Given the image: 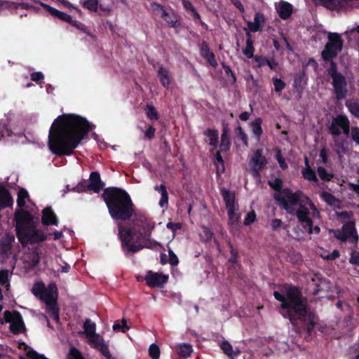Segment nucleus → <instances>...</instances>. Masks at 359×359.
I'll return each mask as SVG.
<instances>
[{
    "label": "nucleus",
    "mask_w": 359,
    "mask_h": 359,
    "mask_svg": "<svg viewBox=\"0 0 359 359\" xmlns=\"http://www.w3.org/2000/svg\"><path fill=\"white\" fill-rule=\"evenodd\" d=\"M254 60L257 63V67H262L264 65H267L269 59L264 56L256 55L255 57H254Z\"/></svg>",
    "instance_id": "obj_59"
},
{
    "label": "nucleus",
    "mask_w": 359,
    "mask_h": 359,
    "mask_svg": "<svg viewBox=\"0 0 359 359\" xmlns=\"http://www.w3.org/2000/svg\"><path fill=\"white\" fill-rule=\"evenodd\" d=\"M73 191L78 193L89 191L88 182L86 180H82L73 188Z\"/></svg>",
    "instance_id": "obj_48"
},
{
    "label": "nucleus",
    "mask_w": 359,
    "mask_h": 359,
    "mask_svg": "<svg viewBox=\"0 0 359 359\" xmlns=\"http://www.w3.org/2000/svg\"><path fill=\"white\" fill-rule=\"evenodd\" d=\"M91 130L88 121L75 114H62L53 122L48 146L57 156H70Z\"/></svg>",
    "instance_id": "obj_1"
},
{
    "label": "nucleus",
    "mask_w": 359,
    "mask_h": 359,
    "mask_svg": "<svg viewBox=\"0 0 359 359\" xmlns=\"http://www.w3.org/2000/svg\"><path fill=\"white\" fill-rule=\"evenodd\" d=\"M310 214L309 210L302 203L299 205V209L295 210L292 215H296L299 222L303 225L305 229H307L309 233H312L313 221L309 217Z\"/></svg>",
    "instance_id": "obj_14"
},
{
    "label": "nucleus",
    "mask_w": 359,
    "mask_h": 359,
    "mask_svg": "<svg viewBox=\"0 0 359 359\" xmlns=\"http://www.w3.org/2000/svg\"><path fill=\"white\" fill-rule=\"evenodd\" d=\"M342 50V48L333 46L331 44H325L321 52V57L324 61H330L337 56Z\"/></svg>",
    "instance_id": "obj_19"
},
{
    "label": "nucleus",
    "mask_w": 359,
    "mask_h": 359,
    "mask_svg": "<svg viewBox=\"0 0 359 359\" xmlns=\"http://www.w3.org/2000/svg\"><path fill=\"white\" fill-rule=\"evenodd\" d=\"M58 294L45 302L46 311L55 322H60V309L57 306Z\"/></svg>",
    "instance_id": "obj_16"
},
{
    "label": "nucleus",
    "mask_w": 359,
    "mask_h": 359,
    "mask_svg": "<svg viewBox=\"0 0 359 359\" xmlns=\"http://www.w3.org/2000/svg\"><path fill=\"white\" fill-rule=\"evenodd\" d=\"M40 262V253L38 250H34L27 255L25 264L29 269H34Z\"/></svg>",
    "instance_id": "obj_25"
},
{
    "label": "nucleus",
    "mask_w": 359,
    "mask_h": 359,
    "mask_svg": "<svg viewBox=\"0 0 359 359\" xmlns=\"http://www.w3.org/2000/svg\"><path fill=\"white\" fill-rule=\"evenodd\" d=\"M255 218H256V215H255V211L252 210L251 212H249L245 218V220L243 222L244 225H245V226L250 225L251 224H252L255 222Z\"/></svg>",
    "instance_id": "obj_57"
},
{
    "label": "nucleus",
    "mask_w": 359,
    "mask_h": 359,
    "mask_svg": "<svg viewBox=\"0 0 359 359\" xmlns=\"http://www.w3.org/2000/svg\"><path fill=\"white\" fill-rule=\"evenodd\" d=\"M44 79V76L42 72H36L31 74V79L37 83H41Z\"/></svg>",
    "instance_id": "obj_61"
},
{
    "label": "nucleus",
    "mask_w": 359,
    "mask_h": 359,
    "mask_svg": "<svg viewBox=\"0 0 359 359\" xmlns=\"http://www.w3.org/2000/svg\"><path fill=\"white\" fill-rule=\"evenodd\" d=\"M204 135L208 137L206 142H208L209 144L215 148L218 146L219 143V132L216 129L208 128L204 132Z\"/></svg>",
    "instance_id": "obj_26"
},
{
    "label": "nucleus",
    "mask_w": 359,
    "mask_h": 359,
    "mask_svg": "<svg viewBox=\"0 0 359 359\" xmlns=\"http://www.w3.org/2000/svg\"><path fill=\"white\" fill-rule=\"evenodd\" d=\"M83 329L85 331V334L87 338L89 337L97 334L95 332L96 330V325L93 323L90 319L87 318L83 323Z\"/></svg>",
    "instance_id": "obj_34"
},
{
    "label": "nucleus",
    "mask_w": 359,
    "mask_h": 359,
    "mask_svg": "<svg viewBox=\"0 0 359 359\" xmlns=\"http://www.w3.org/2000/svg\"><path fill=\"white\" fill-rule=\"evenodd\" d=\"M277 11L281 19L287 20L292 13V6L287 1H281L277 8Z\"/></svg>",
    "instance_id": "obj_23"
},
{
    "label": "nucleus",
    "mask_w": 359,
    "mask_h": 359,
    "mask_svg": "<svg viewBox=\"0 0 359 359\" xmlns=\"http://www.w3.org/2000/svg\"><path fill=\"white\" fill-rule=\"evenodd\" d=\"M210 52L211 50H210L208 43L206 41H203L200 46L201 55L203 57Z\"/></svg>",
    "instance_id": "obj_62"
},
{
    "label": "nucleus",
    "mask_w": 359,
    "mask_h": 359,
    "mask_svg": "<svg viewBox=\"0 0 359 359\" xmlns=\"http://www.w3.org/2000/svg\"><path fill=\"white\" fill-rule=\"evenodd\" d=\"M266 163L267 160L263 155V149H257L250 159V165L252 176L259 177L260 176V171L264 168Z\"/></svg>",
    "instance_id": "obj_12"
},
{
    "label": "nucleus",
    "mask_w": 359,
    "mask_h": 359,
    "mask_svg": "<svg viewBox=\"0 0 359 359\" xmlns=\"http://www.w3.org/2000/svg\"><path fill=\"white\" fill-rule=\"evenodd\" d=\"M165 15H162L161 18L168 25L169 27L177 28L180 25V21L177 20V17L174 13H169L165 11Z\"/></svg>",
    "instance_id": "obj_32"
},
{
    "label": "nucleus",
    "mask_w": 359,
    "mask_h": 359,
    "mask_svg": "<svg viewBox=\"0 0 359 359\" xmlns=\"http://www.w3.org/2000/svg\"><path fill=\"white\" fill-rule=\"evenodd\" d=\"M262 119L261 118H257L250 123V128L252 131L255 136L256 139L259 141L261 135L263 133L262 128Z\"/></svg>",
    "instance_id": "obj_30"
},
{
    "label": "nucleus",
    "mask_w": 359,
    "mask_h": 359,
    "mask_svg": "<svg viewBox=\"0 0 359 359\" xmlns=\"http://www.w3.org/2000/svg\"><path fill=\"white\" fill-rule=\"evenodd\" d=\"M212 67L216 68L217 67V62L215 59V54L212 51L203 57Z\"/></svg>",
    "instance_id": "obj_51"
},
{
    "label": "nucleus",
    "mask_w": 359,
    "mask_h": 359,
    "mask_svg": "<svg viewBox=\"0 0 359 359\" xmlns=\"http://www.w3.org/2000/svg\"><path fill=\"white\" fill-rule=\"evenodd\" d=\"M327 39L328 41L326 44H331L333 46H339L343 48V40L338 33L330 32Z\"/></svg>",
    "instance_id": "obj_33"
},
{
    "label": "nucleus",
    "mask_w": 359,
    "mask_h": 359,
    "mask_svg": "<svg viewBox=\"0 0 359 359\" xmlns=\"http://www.w3.org/2000/svg\"><path fill=\"white\" fill-rule=\"evenodd\" d=\"M255 48L253 46V42H246V46L243 49V54L248 58L251 59L254 57Z\"/></svg>",
    "instance_id": "obj_47"
},
{
    "label": "nucleus",
    "mask_w": 359,
    "mask_h": 359,
    "mask_svg": "<svg viewBox=\"0 0 359 359\" xmlns=\"http://www.w3.org/2000/svg\"><path fill=\"white\" fill-rule=\"evenodd\" d=\"M273 296L280 302V313L282 316L288 319L294 326L302 323V328L306 330L309 337H311L317 324L318 317L309 306L300 287L286 285L284 286L283 294L274 291Z\"/></svg>",
    "instance_id": "obj_2"
},
{
    "label": "nucleus",
    "mask_w": 359,
    "mask_h": 359,
    "mask_svg": "<svg viewBox=\"0 0 359 359\" xmlns=\"http://www.w3.org/2000/svg\"><path fill=\"white\" fill-rule=\"evenodd\" d=\"M88 339V344L92 348L98 350L107 359H112L108 345L102 336L95 334L89 337Z\"/></svg>",
    "instance_id": "obj_13"
},
{
    "label": "nucleus",
    "mask_w": 359,
    "mask_h": 359,
    "mask_svg": "<svg viewBox=\"0 0 359 359\" xmlns=\"http://www.w3.org/2000/svg\"><path fill=\"white\" fill-rule=\"evenodd\" d=\"M346 107L351 114L359 118V101L347 102Z\"/></svg>",
    "instance_id": "obj_43"
},
{
    "label": "nucleus",
    "mask_w": 359,
    "mask_h": 359,
    "mask_svg": "<svg viewBox=\"0 0 359 359\" xmlns=\"http://www.w3.org/2000/svg\"><path fill=\"white\" fill-rule=\"evenodd\" d=\"M156 128L152 126H150L144 133V137L148 140H151L154 137Z\"/></svg>",
    "instance_id": "obj_63"
},
{
    "label": "nucleus",
    "mask_w": 359,
    "mask_h": 359,
    "mask_svg": "<svg viewBox=\"0 0 359 359\" xmlns=\"http://www.w3.org/2000/svg\"><path fill=\"white\" fill-rule=\"evenodd\" d=\"M175 351L180 357L186 358L191 355L193 348L189 344H182L176 346Z\"/></svg>",
    "instance_id": "obj_31"
},
{
    "label": "nucleus",
    "mask_w": 359,
    "mask_h": 359,
    "mask_svg": "<svg viewBox=\"0 0 359 359\" xmlns=\"http://www.w3.org/2000/svg\"><path fill=\"white\" fill-rule=\"evenodd\" d=\"M276 158L277 161L278 162L279 166L283 169L285 170L287 168V164L285 162V158L283 157L281 154V150L278 149L276 151Z\"/></svg>",
    "instance_id": "obj_52"
},
{
    "label": "nucleus",
    "mask_w": 359,
    "mask_h": 359,
    "mask_svg": "<svg viewBox=\"0 0 359 359\" xmlns=\"http://www.w3.org/2000/svg\"><path fill=\"white\" fill-rule=\"evenodd\" d=\"M168 280V276L160 273L149 271L145 276V281L148 286L151 287H161Z\"/></svg>",
    "instance_id": "obj_15"
},
{
    "label": "nucleus",
    "mask_w": 359,
    "mask_h": 359,
    "mask_svg": "<svg viewBox=\"0 0 359 359\" xmlns=\"http://www.w3.org/2000/svg\"><path fill=\"white\" fill-rule=\"evenodd\" d=\"M109 215L115 221H130L135 212V205L128 193L121 188H105L102 194Z\"/></svg>",
    "instance_id": "obj_4"
},
{
    "label": "nucleus",
    "mask_w": 359,
    "mask_h": 359,
    "mask_svg": "<svg viewBox=\"0 0 359 359\" xmlns=\"http://www.w3.org/2000/svg\"><path fill=\"white\" fill-rule=\"evenodd\" d=\"M317 172L320 180L323 182H330L334 177V175L327 172L326 169L323 166L318 167Z\"/></svg>",
    "instance_id": "obj_39"
},
{
    "label": "nucleus",
    "mask_w": 359,
    "mask_h": 359,
    "mask_svg": "<svg viewBox=\"0 0 359 359\" xmlns=\"http://www.w3.org/2000/svg\"><path fill=\"white\" fill-rule=\"evenodd\" d=\"M160 348L156 344H151L149 348V355L152 359H159Z\"/></svg>",
    "instance_id": "obj_46"
},
{
    "label": "nucleus",
    "mask_w": 359,
    "mask_h": 359,
    "mask_svg": "<svg viewBox=\"0 0 359 359\" xmlns=\"http://www.w3.org/2000/svg\"><path fill=\"white\" fill-rule=\"evenodd\" d=\"M265 22L264 16L261 13H256L254 17V22H248V30L252 32H257L262 30L263 24Z\"/></svg>",
    "instance_id": "obj_20"
},
{
    "label": "nucleus",
    "mask_w": 359,
    "mask_h": 359,
    "mask_svg": "<svg viewBox=\"0 0 359 359\" xmlns=\"http://www.w3.org/2000/svg\"><path fill=\"white\" fill-rule=\"evenodd\" d=\"M81 5L92 12H97L98 10V0H86L81 3Z\"/></svg>",
    "instance_id": "obj_42"
},
{
    "label": "nucleus",
    "mask_w": 359,
    "mask_h": 359,
    "mask_svg": "<svg viewBox=\"0 0 359 359\" xmlns=\"http://www.w3.org/2000/svg\"><path fill=\"white\" fill-rule=\"evenodd\" d=\"M351 138L355 145L359 146V127L353 126L351 129Z\"/></svg>",
    "instance_id": "obj_53"
},
{
    "label": "nucleus",
    "mask_w": 359,
    "mask_h": 359,
    "mask_svg": "<svg viewBox=\"0 0 359 359\" xmlns=\"http://www.w3.org/2000/svg\"><path fill=\"white\" fill-rule=\"evenodd\" d=\"M332 231L337 239L343 242L346 241L348 238L353 239L351 241L352 243H358V241L355 224L353 222H347L343 225L341 229L332 230Z\"/></svg>",
    "instance_id": "obj_11"
},
{
    "label": "nucleus",
    "mask_w": 359,
    "mask_h": 359,
    "mask_svg": "<svg viewBox=\"0 0 359 359\" xmlns=\"http://www.w3.org/2000/svg\"><path fill=\"white\" fill-rule=\"evenodd\" d=\"M231 139L229 134V128L227 126L223 127L222 133L221 135V142L219 144V149L222 152L228 151L231 147Z\"/></svg>",
    "instance_id": "obj_24"
},
{
    "label": "nucleus",
    "mask_w": 359,
    "mask_h": 359,
    "mask_svg": "<svg viewBox=\"0 0 359 359\" xmlns=\"http://www.w3.org/2000/svg\"><path fill=\"white\" fill-rule=\"evenodd\" d=\"M15 237L13 235H7L2 243V247L5 251L11 248L12 243L14 242Z\"/></svg>",
    "instance_id": "obj_50"
},
{
    "label": "nucleus",
    "mask_w": 359,
    "mask_h": 359,
    "mask_svg": "<svg viewBox=\"0 0 359 359\" xmlns=\"http://www.w3.org/2000/svg\"><path fill=\"white\" fill-rule=\"evenodd\" d=\"M320 198L330 206H334L339 202V200L333 194L325 191L320 193Z\"/></svg>",
    "instance_id": "obj_37"
},
{
    "label": "nucleus",
    "mask_w": 359,
    "mask_h": 359,
    "mask_svg": "<svg viewBox=\"0 0 359 359\" xmlns=\"http://www.w3.org/2000/svg\"><path fill=\"white\" fill-rule=\"evenodd\" d=\"M88 190L98 194L104 187V182L102 181L100 175L97 171L91 172L89 177Z\"/></svg>",
    "instance_id": "obj_17"
},
{
    "label": "nucleus",
    "mask_w": 359,
    "mask_h": 359,
    "mask_svg": "<svg viewBox=\"0 0 359 359\" xmlns=\"http://www.w3.org/2000/svg\"><path fill=\"white\" fill-rule=\"evenodd\" d=\"M231 257L229 262L231 264H236L238 262V252L235 250L232 245L229 244Z\"/></svg>",
    "instance_id": "obj_58"
},
{
    "label": "nucleus",
    "mask_w": 359,
    "mask_h": 359,
    "mask_svg": "<svg viewBox=\"0 0 359 359\" xmlns=\"http://www.w3.org/2000/svg\"><path fill=\"white\" fill-rule=\"evenodd\" d=\"M302 174L305 180L314 182H318V179L316 177L315 171L311 169L310 165H308L307 168L302 170Z\"/></svg>",
    "instance_id": "obj_35"
},
{
    "label": "nucleus",
    "mask_w": 359,
    "mask_h": 359,
    "mask_svg": "<svg viewBox=\"0 0 359 359\" xmlns=\"http://www.w3.org/2000/svg\"><path fill=\"white\" fill-rule=\"evenodd\" d=\"M273 84L276 93H280L286 86V83L282 79L277 77L273 78Z\"/></svg>",
    "instance_id": "obj_45"
},
{
    "label": "nucleus",
    "mask_w": 359,
    "mask_h": 359,
    "mask_svg": "<svg viewBox=\"0 0 359 359\" xmlns=\"http://www.w3.org/2000/svg\"><path fill=\"white\" fill-rule=\"evenodd\" d=\"M41 222L45 226H57L58 219L51 207H46L42 210Z\"/></svg>",
    "instance_id": "obj_18"
},
{
    "label": "nucleus",
    "mask_w": 359,
    "mask_h": 359,
    "mask_svg": "<svg viewBox=\"0 0 359 359\" xmlns=\"http://www.w3.org/2000/svg\"><path fill=\"white\" fill-rule=\"evenodd\" d=\"M220 348L230 359H235L241 353L239 350L234 351L228 341H223L220 344Z\"/></svg>",
    "instance_id": "obj_28"
},
{
    "label": "nucleus",
    "mask_w": 359,
    "mask_h": 359,
    "mask_svg": "<svg viewBox=\"0 0 359 359\" xmlns=\"http://www.w3.org/2000/svg\"><path fill=\"white\" fill-rule=\"evenodd\" d=\"M339 128L342 129L344 135L351 134L350 121L346 115L339 114L332 118L328 126L329 133L332 136H339L341 133Z\"/></svg>",
    "instance_id": "obj_10"
},
{
    "label": "nucleus",
    "mask_w": 359,
    "mask_h": 359,
    "mask_svg": "<svg viewBox=\"0 0 359 359\" xmlns=\"http://www.w3.org/2000/svg\"><path fill=\"white\" fill-rule=\"evenodd\" d=\"M16 236L22 246L42 243L47 239V235L36 228L33 215L24 209H18L14 215Z\"/></svg>",
    "instance_id": "obj_5"
},
{
    "label": "nucleus",
    "mask_w": 359,
    "mask_h": 359,
    "mask_svg": "<svg viewBox=\"0 0 359 359\" xmlns=\"http://www.w3.org/2000/svg\"><path fill=\"white\" fill-rule=\"evenodd\" d=\"M70 353L72 355L71 359H85L81 352L76 348H72L70 351Z\"/></svg>",
    "instance_id": "obj_64"
},
{
    "label": "nucleus",
    "mask_w": 359,
    "mask_h": 359,
    "mask_svg": "<svg viewBox=\"0 0 359 359\" xmlns=\"http://www.w3.org/2000/svg\"><path fill=\"white\" fill-rule=\"evenodd\" d=\"M146 114L147 118L151 121H157L159 118V115L156 108L151 104H147Z\"/></svg>",
    "instance_id": "obj_41"
},
{
    "label": "nucleus",
    "mask_w": 359,
    "mask_h": 359,
    "mask_svg": "<svg viewBox=\"0 0 359 359\" xmlns=\"http://www.w3.org/2000/svg\"><path fill=\"white\" fill-rule=\"evenodd\" d=\"M236 135H237L238 138L239 140H241L245 145L247 146L248 144V136H247L246 133L244 132L243 129L241 126H238L237 128Z\"/></svg>",
    "instance_id": "obj_54"
},
{
    "label": "nucleus",
    "mask_w": 359,
    "mask_h": 359,
    "mask_svg": "<svg viewBox=\"0 0 359 359\" xmlns=\"http://www.w3.org/2000/svg\"><path fill=\"white\" fill-rule=\"evenodd\" d=\"M41 5L52 16L68 23L72 22V16L69 14L62 12L48 4H41Z\"/></svg>",
    "instance_id": "obj_21"
},
{
    "label": "nucleus",
    "mask_w": 359,
    "mask_h": 359,
    "mask_svg": "<svg viewBox=\"0 0 359 359\" xmlns=\"http://www.w3.org/2000/svg\"><path fill=\"white\" fill-rule=\"evenodd\" d=\"M8 271L6 269H3L0 271V284L1 285H4L6 283H8Z\"/></svg>",
    "instance_id": "obj_60"
},
{
    "label": "nucleus",
    "mask_w": 359,
    "mask_h": 359,
    "mask_svg": "<svg viewBox=\"0 0 359 359\" xmlns=\"http://www.w3.org/2000/svg\"><path fill=\"white\" fill-rule=\"evenodd\" d=\"M151 8L154 13H160L161 16L165 15V9L163 6L158 3L153 2L151 4Z\"/></svg>",
    "instance_id": "obj_49"
},
{
    "label": "nucleus",
    "mask_w": 359,
    "mask_h": 359,
    "mask_svg": "<svg viewBox=\"0 0 359 359\" xmlns=\"http://www.w3.org/2000/svg\"><path fill=\"white\" fill-rule=\"evenodd\" d=\"M202 232L200 233V239L203 243L210 242L214 236L213 232L207 226H203L201 227Z\"/></svg>",
    "instance_id": "obj_38"
},
{
    "label": "nucleus",
    "mask_w": 359,
    "mask_h": 359,
    "mask_svg": "<svg viewBox=\"0 0 359 359\" xmlns=\"http://www.w3.org/2000/svg\"><path fill=\"white\" fill-rule=\"evenodd\" d=\"M169 263L172 266H175L179 264V259L171 249H168Z\"/></svg>",
    "instance_id": "obj_56"
},
{
    "label": "nucleus",
    "mask_w": 359,
    "mask_h": 359,
    "mask_svg": "<svg viewBox=\"0 0 359 359\" xmlns=\"http://www.w3.org/2000/svg\"><path fill=\"white\" fill-rule=\"evenodd\" d=\"M130 329L129 326L127 325V321L125 318L121 320V323H115L113 325V330L116 332H122L126 333Z\"/></svg>",
    "instance_id": "obj_44"
},
{
    "label": "nucleus",
    "mask_w": 359,
    "mask_h": 359,
    "mask_svg": "<svg viewBox=\"0 0 359 359\" xmlns=\"http://www.w3.org/2000/svg\"><path fill=\"white\" fill-rule=\"evenodd\" d=\"M155 191H158L161 194V197L159 201L158 205L161 208H165L168 204V193L167 191V188L165 184H162L161 185H156L154 187Z\"/></svg>",
    "instance_id": "obj_27"
},
{
    "label": "nucleus",
    "mask_w": 359,
    "mask_h": 359,
    "mask_svg": "<svg viewBox=\"0 0 359 359\" xmlns=\"http://www.w3.org/2000/svg\"><path fill=\"white\" fill-rule=\"evenodd\" d=\"M29 197V194L27 191L21 188L18 193V198H17V205L20 208V209H22L26 204L25 199Z\"/></svg>",
    "instance_id": "obj_36"
},
{
    "label": "nucleus",
    "mask_w": 359,
    "mask_h": 359,
    "mask_svg": "<svg viewBox=\"0 0 359 359\" xmlns=\"http://www.w3.org/2000/svg\"><path fill=\"white\" fill-rule=\"evenodd\" d=\"M269 187L276 191V194H282L283 189V180L279 177H276L272 181H269Z\"/></svg>",
    "instance_id": "obj_40"
},
{
    "label": "nucleus",
    "mask_w": 359,
    "mask_h": 359,
    "mask_svg": "<svg viewBox=\"0 0 359 359\" xmlns=\"http://www.w3.org/2000/svg\"><path fill=\"white\" fill-rule=\"evenodd\" d=\"M330 67L327 69V74L332 78V85L334 88L335 99L337 100H344L348 93V83L346 77L337 70V65L332 60H330Z\"/></svg>",
    "instance_id": "obj_7"
},
{
    "label": "nucleus",
    "mask_w": 359,
    "mask_h": 359,
    "mask_svg": "<svg viewBox=\"0 0 359 359\" xmlns=\"http://www.w3.org/2000/svg\"><path fill=\"white\" fill-rule=\"evenodd\" d=\"M4 319L6 323H10L9 329L13 334H19L26 330V327L21 313L18 311H5Z\"/></svg>",
    "instance_id": "obj_8"
},
{
    "label": "nucleus",
    "mask_w": 359,
    "mask_h": 359,
    "mask_svg": "<svg viewBox=\"0 0 359 359\" xmlns=\"http://www.w3.org/2000/svg\"><path fill=\"white\" fill-rule=\"evenodd\" d=\"M221 194L225 203L226 208L229 215L232 214L233 208H235V196L231 193L228 189H222Z\"/></svg>",
    "instance_id": "obj_22"
},
{
    "label": "nucleus",
    "mask_w": 359,
    "mask_h": 359,
    "mask_svg": "<svg viewBox=\"0 0 359 359\" xmlns=\"http://www.w3.org/2000/svg\"><path fill=\"white\" fill-rule=\"evenodd\" d=\"M130 227L118 226V236L121 243V248L126 255L136 253L143 248H152L160 244L151 239L155 222L153 219L144 214H135L131 219Z\"/></svg>",
    "instance_id": "obj_3"
},
{
    "label": "nucleus",
    "mask_w": 359,
    "mask_h": 359,
    "mask_svg": "<svg viewBox=\"0 0 359 359\" xmlns=\"http://www.w3.org/2000/svg\"><path fill=\"white\" fill-rule=\"evenodd\" d=\"M26 355L30 359H48L44 355L39 354L33 349L28 351Z\"/></svg>",
    "instance_id": "obj_55"
},
{
    "label": "nucleus",
    "mask_w": 359,
    "mask_h": 359,
    "mask_svg": "<svg viewBox=\"0 0 359 359\" xmlns=\"http://www.w3.org/2000/svg\"><path fill=\"white\" fill-rule=\"evenodd\" d=\"M157 76L164 88H168L170 84V77L168 71L163 67H160L157 71Z\"/></svg>",
    "instance_id": "obj_29"
},
{
    "label": "nucleus",
    "mask_w": 359,
    "mask_h": 359,
    "mask_svg": "<svg viewBox=\"0 0 359 359\" xmlns=\"http://www.w3.org/2000/svg\"><path fill=\"white\" fill-rule=\"evenodd\" d=\"M309 199L304 196L301 190L293 192L289 188L283 189L282 194H274L273 198L278 203V205L283 208L288 214L292 215L294 212V205H299L304 203L303 198Z\"/></svg>",
    "instance_id": "obj_6"
},
{
    "label": "nucleus",
    "mask_w": 359,
    "mask_h": 359,
    "mask_svg": "<svg viewBox=\"0 0 359 359\" xmlns=\"http://www.w3.org/2000/svg\"><path fill=\"white\" fill-rule=\"evenodd\" d=\"M32 294L40 299L43 302H46L54 296L58 294L57 287L55 283H50L48 287H46L43 282L36 283L32 289Z\"/></svg>",
    "instance_id": "obj_9"
}]
</instances>
